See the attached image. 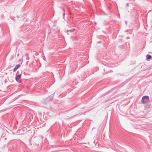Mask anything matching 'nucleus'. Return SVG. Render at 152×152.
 Returning a JSON list of instances; mask_svg holds the SVG:
<instances>
[{
  "instance_id": "20e7f679",
  "label": "nucleus",
  "mask_w": 152,
  "mask_h": 152,
  "mask_svg": "<svg viewBox=\"0 0 152 152\" xmlns=\"http://www.w3.org/2000/svg\"><path fill=\"white\" fill-rule=\"evenodd\" d=\"M151 58H152V56L148 54L146 55V59L147 60H149Z\"/></svg>"
},
{
  "instance_id": "39448f33",
  "label": "nucleus",
  "mask_w": 152,
  "mask_h": 152,
  "mask_svg": "<svg viewBox=\"0 0 152 152\" xmlns=\"http://www.w3.org/2000/svg\"><path fill=\"white\" fill-rule=\"evenodd\" d=\"M126 5L127 6H129V4H128V3L126 4Z\"/></svg>"
},
{
  "instance_id": "f03ea898",
  "label": "nucleus",
  "mask_w": 152,
  "mask_h": 152,
  "mask_svg": "<svg viewBox=\"0 0 152 152\" xmlns=\"http://www.w3.org/2000/svg\"><path fill=\"white\" fill-rule=\"evenodd\" d=\"M17 74L18 75H17L15 77V80L17 82H19L20 80L22 72H21L20 74H19V72L18 71Z\"/></svg>"
},
{
  "instance_id": "0eeeda50",
  "label": "nucleus",
  "mask_w": 152,
  "mask_h": 152,
  "mask_svg": "<svg viewBox=\"0 0 152 152\" xmlns=\"http://www.w3.org/2000/svg\"><path fill=\"white\" fill-rule=\"evenodd\" d=\"M64 15H65V14H64H64H63V16H64Z\"/></svg>"
},
{
  "instance_id": "7ed1b4c3",
  "label": "nucleus",
  "mask_w": 152,
  "mask_h": 152,
  "mask_svg": "<svg viewBox=\"0 0 152 152\" xmlns=\"http://www.w3.org/2000/svg\"><path fill=\"white\" fill-rule=\"evenodd\" d=\"M20 64H18V65H17L15 66V67L14 68V69L13 70V71L14 72H15L17 70V69L19 68H20Z\"/></svg>"
},
{
  "instance_id": "423d86ee",
  "label": "nucleus",
  "mask_w": 152,
  "mask_h": 152,
  "mask_svg": "<svg viewBox=\"0 0 152 152\" xmlns=\"http://www.w3.org/2000/svg\"><path fill=\"white\" fill-rule=\"evenodd\" d=\"M127 23V22L126 21H125V23L126 24V25Z\"/></svg>"
},
{
  "instance_id": "f257e3e1",
  "label": "nucleus",
  "mask_w": 152,
  "mask_h": 152,
  "mask_svg": "<svg viewBox=\"0 0 152 152\" xmlns=\"http://www.w3.org/2000/svg\"><path fill=\"white\" fill-rule=\"evenodd\" d=\"M149 101V97L147 96H143L141 100V102L144 104H146L148 103Z\"/></svg>"
}]
</instances>
